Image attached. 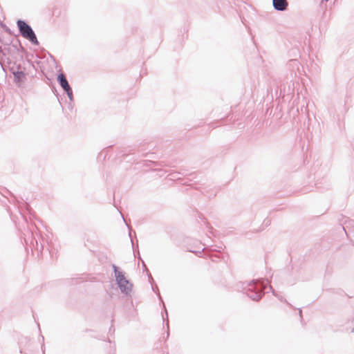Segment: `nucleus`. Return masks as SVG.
Segmentation results:
<instances>
[{
  "mask_svg": "<svg viewBox=\"0 0 354 354\" xmlns=\"http://www.w3.org/2000/svg\"><path fill=\"white\" fill-rule=\"evenodd\" d=\"M268 279H253L250 281H239L236 284L237 290L246 294L253 301H259L265 294Z\"/></svg>",
  "mask_w": 354,
  "mask_h": 354,
  "instance_id": "nucleus-1",
  "label": "nucleus"
},
{
  "mask_svg": "<svg viewBox=\"0 0 354 354\" xmlns=\"http://www.w3.org/2000/svg\"><path fill=\"white\" fill-rule=\"evenodd\" d=\"M115 280L120 291L126 295H129L131 292L133 284L126 279L123 272L118 270V268L113 264L112 266Z\"/></svg>",
  "mask_w": 354,
  "mask_h": 354,
  "instance_id": "nucleus-2",
  "label": "nucleus"
},
{
  "mask_svg": "<svg viewBox=\"0 0 354 354\" xmlns=\"http://www.w3.org/2000/svg\"><path fill=\"white\" fill-rule=\"evenodd\" d=\"M17 25L19 33L23 37L28 39L33 44H39L36 35L29 24L22 19H18L17 21Z\"/></svg>",
  "mask_w": 354,
  "mask_h": 354,
  "instance_id": "nucleus-3",
  "label": "nucleus"
},
{
  "mask_svg": "<svg viewBox=\"0 0 354 354\" xmlns=\"http://www.w3.org/2000/svg\"><path fill=\"white\" fill-rule=\"evenodd\" d=\"M272 6L277 11H286L288 7V0H272Z\"/></svg>",
  "mask_w": 354,
  "mask_h": 354,
  "instance_id": "nucleus-4",
  "label": "nucleus"
},
{
  "mask_svg": "<svg viewBox=\"0 0 354 354\" xmlns=\"http://www.w3.org/2000/svg\"><path fill=\"white\" fill-rule=\"evenodd\" d=\"M57 81L64 91L71 88L64 73H60L58 75Z\"/></svg>",
  "mask_w": 354,
  "mask_h": 354,
  "instance_id": "nucleus-5",
  "label": "nucleus"
},
{
  "mask_svg": "<svg viewBox=\"0 0 354 354\" xmlns=\"http://www.w3.org/2000/svg\"><path fill=\"white\" fill-rule=\"evenodd\" d=\"M16 82H22L26 79V74L23 71H15L13 67L10 69Z\"/></svg>",
  "mask_w": 354,
  "mask_h": 354,
  "instance_id": "nucleus-6",
  "label": "nucleus"
},
{
  "mask_svg": "<svg viewBox=\"0 0 354 354\" xmlns=\"http://www.w3.org/2000/svg\"><path fill=\"white\" fill-rule=\"evenodd\" d=\"M300 66V63L298 59H290L288 63V68L292 71V73H295V75H297V71H299Z\"/></svg>",
  "mask_w": 354,
  "mask_h": 354,
  "instance_id": "nucleus-7",
  "label": "nucleus"
},
{
  "mask_svg": "<svg viewBox=\"0 0 354 354\" xmlns=\"http://www.w3.org/2000/svg\"><path fill=\"white\" fill-rule=\"evenodd\" d=\"M342 228L345 232L346 228L354 229V221L347 218L344 222V225L342 226Z\"/></svg>",
  "mask_w": 354,
  "mask_h": 354,
  "instance_id": "nucleus-8",
  "label": "nucleus"
},
{
  "mask_svg": "<svg viewBox=\"0 0 354 354\" xmlns=\"http://www.w3.org/2000/svg\"><path fill=\"white\" fill-rule=\"evenodd\" d=\"M269 289L272 292L273 295H274L276 297H277L281 301L284 302L290 306V304L287 301V300L285 298H283L281 295H279L274 290V289L272 288V286H270V285L269 286Z\"/></svg>",
  "mask_w": 354,
  "mask_h": 354,
  "instance_id": "nucleus-9",
  "label": "nucleus"
},
{
  "mask_svg": "<svg viewBox=\"0 0 354 354\" xmlns=\"http://www.w3.org/2000/svg\"><path fill=\"white\" fill-rule=\"evenodd\" d=\"M0 26L9 35H12L11 30L3 22L0 21Z\"/></svg>",
  "mask_w": 354,
  "mask_h": 354,
  "instance_id": "nucleus-10",
  "label": "nucleus"
},
{
  "mask_svg": "<svg viewBox=\"0 0 354 354\" xmlns=\"http://www.w3.org/2000/svg\"><path fill=\"white\" fill-rule=\"evenodd\" d=\"M64 91L66 93L69 100L71 101H73V94L72 88H68V89L65 90Z\"/></svg>",
  "mask_w": 354,
  "mask_h": 354,
  "instance_id": "nucleus-11",
  "label": "nucleus"
},
{
  "mask_svg": "<svg viewBox=\"0 0 354 354\" xmlns=\"http://www.w3.org/2000/svg\"><path fill=\"white\" fill-rule=\"evenodd\" d=\"M142 267H143V270L147 271V275H148V277H149V280L150 282H151V281H153V279L151 274L149 273V270H148V269H147V268L144 261H142Z\"/></svg>",
  "mask_w": 354,
  "mask_h": 354,
  "instance_id": "nucleus-12",
  "label": "nucleus"
},
{
  "mask_svg": "<svg viewBox=\"0 0 354 354\" xmlns=\"http://www.w3.org/2000/svg\"><path fill=\"white\" fill-rule=\"evenodd\" d=\"M202 219L204 221V223H207V227H208V229H209V232L211 234H213V232H212V230H213V227L209 225V223L207 222L206 219H205L204 217H203V218H202Z\"/></svg>",
  "mask_w": 354,
  "mask_h": 354,
  "instance_id": "nucleus-13",
  "label": "nucleus"
},
{
  "mask_svg": "<svg viewBox=\"0 0 354 354\" xmlns=\"http://www.w3.org/2000/svg\"><path fill=\"white\" fill-rule=\"evenodd\" d=\"M33 241H35V243H36V246H37V250H39V246H38L37 241V239H35V238H32V240H31V241H30V243H31V244H33Z\"/></svg>",
  "mask_w": 354,
  "mask_h": 354,
  "instance_id": "nucleus-14",
  "label": "nucleus"
},
{
  "mask_svg": "<svg viewBox=\"0 0 354 354\" xmlns=\"http://www.w3.org/2000/svg\"><path fill=\"white\" fill-rule=\"evenodd\" d=\"M165 314H166V319H167L166 324H167V327L169 328L168 314H167V310H166V309H165Z\"/></svg>",
  "mask_w": 354,
  "mask_h": 354,
  "instance_id": "nucleus-15",
  "label": "nucleus"
},
{
  "mask_svg": "<svg viewBox=\"0 0 354 354\" xmlns=\"http://www.w3.org/2000/svg\"><path fill=\"white\" fill-rule=\"evenodd\" d=\"M17 71H21V64H18L17 66Z\"/></svg>",
  "mask_w": 354,
  "mask_h": 354,
  "instance_id": "nucleus-16",
  "label": "nucleus"
},
{
  "mask_svg": "<svg viewBox=\"0 0 354 354\" xmlns=\"http://www.w3.org/2000/svg\"><path fill=\"white\" fill-rule=\"evenodd\" d=\"M129 236H130V238H131V231L129 232ZM131 241L132 246L133 248L134 247V244H133V241L132 239H131Z\"/></svg>",
  "mask_w": 354,
  "mask_h": 354,
  "instance_id": "nucleus-17",
  "label": "nucleus"
},
{
  "mask_svg": "<svg viewBox=\"0 0 354 354\" xmlns=\"http://www.w3.org/2000/svg\"><path fill=\"white\" fill-rule=\"evenodd\" d=\"M299 315L301 319H302V310L300 308L299 309Z\"/></svg>",
  "mask_w": 354,
  "mask_h": 354,
  "instance_id": "nucleus-18",
  "label": "nucleus"
},
{
  "mask_svg": "<svg viewBox=\"0 0 354 354\" xmlns=\"http://www.w3.org/2000/svg\"><path fill=\"white\" fill-rule=\"evenodd\" d=\"M6 192H7L9 195H12V193H11L10 191L6 190Z\"/></svg>",
  "mask_w": 354,
  "mask_h": 354,
  "instance_id": "nucleus-19",
  "label": "nucleus"
},
{
  "mask_svg": "<svg viewBox=\"0 0 354 354\" xmlns=\"http://www.w3.org/2000/svg\"><path fill=\"white\" fill-rule=\"evenodd\" d=\"M191 252H192V253H198V252L201 253L200 252H196V251H191Z\"/></svg>",
  "mask_w": 354,
  "mask_h": 354,
  "instance_id": "nucleus-20",
  "label": "nucleus"
},
{
  "mask_svg": "<svg viewBox=\"0 0 354 354\" xmlns=\"http://www.w3.org/2000/svg\"><path fill=\"white\" fill-rule=\"evenodd\" d=\"M43 248H44V247H43L42 244H41V245H40V250H42V249H43Z\"/></svg>",
  "mask_w": 354,
  "mask_h": 354,
  "instance_id": "nucleus-21",
  "label": "nucleus"
},
{
  "mask_svg": "<svg viewBox=\"0 0 354 354\" xmlns=\"http://www.w3.org/2000/svg\"><path fill=\"white\" fill-rule=\"evenodd\" d=\"M138 259H139V260H140L142 262L143 260L141 259V257L140 256H139Z\"/></svg>",
  "mask_w": 354,
  "mask_h": 354,
  "instance_id": "nucleus-22",
  "label": "nucleus"
},
{
  "mask_svg": "<svg viewBox=\"0 0 354 354\" xmlns=\"http://www.w3.org/2000/svg\"><path fill=\"white\" fill-rule=\"evenodd\" d=\"M24 241H26V243H27V239L26 238H24Z\"/></svg>",
  "mask_w": 354,
  "mask_h": 354,
  "instance_id": "nucleus-23",
  "label": "nucleus"
},
{
  "mask_svg": "<svg viewBox=\"0 0 354 354\" xmlns=\"http://www.w3.org/2000/svg\"><path fill=\"white\" fill-rule=\"evenodd\" d=\"M352 333H354V328L351 330Z\"/></svg>",
  "mask_w": 354,
  "mask_h": 354,
  "instance_id": "nucleus-24",
  "label": "nucleus"
},
{
  "mask_svg": "<svg viewBox=\"0 0 354 354\" xmlns=\"http://www.w3.org/2000/svg\"><path fill=\"white\" fill-rule=\"evenodd\" d=\"M167 337H169V331H167Z\"/></svg>",
  "mask_w": 354,
  "mask_h": 354,
  "instance_id": "nucleus-25",
  "label": "nucleus"
},
{
  "mask_svg": "<svg viewBox=\"0 0 354 354\" xmlns=\"http://www.w3.org/2000/svg\"><path fill=\"white\" fill-rule=\"evenodd\" d=\"M158 295L159 298L160 299V293H158Z\"/></svg>",
  "mask_w": 354,
  "mask_h": 354,
  "instance_id": "nucleus-26",
  "label": "nucleus"
},
{
  "mask_svg": "<svg viewBox=\"0 0 354 354\" xmlns=\"http://www.w3.org/2000/svg\"><path fill=\"white\" fill-rule=\"evenodd\" d=\"M162 319H163V321H165V319L164 316H162Z\"/></svg>",
  "mask_w": 354,
  "mask_h": 354,
  "instance_id": "nucleus-27",
  "label": "nucleus"
}]
</instances>
